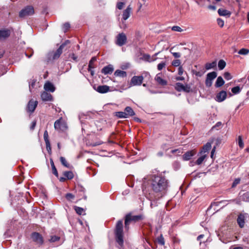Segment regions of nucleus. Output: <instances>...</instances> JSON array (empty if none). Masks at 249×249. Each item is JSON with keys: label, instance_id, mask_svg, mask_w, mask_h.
<instances>
[{"label": "nucleus", "instance_id": "f257e3e1", "mask_svg": "<svg viewBox=\"0 0 249 249\" xmlns=\"http://www.w3.org/2000/svg\"><path fill=\"white\" fill-rule=\"evenodd\" d=\"M144 179L150 182L151 189L158 198L166 194L169 186L168 180L161 175H150L145 177Z\"/></svg>", "mask_w": 249, "mask_h": 249}, {"label": "nucleus", "instance_id": "f03ea898", "mask_svg": "<svg viewBox=\"0 0 249 249\" xmlns=\"http://www.w3.org/2000/svg\"><path fill=\"white\" fill-rule=\"evenodd\" d=\"M116 242L119 246L122 247L124 244L123 220H119L114 230Z\"/></svg>", "mask_w": 249, "mask_h": 249}, {"label": "nucleus", "instance_id": "7ed1b4c3", "mask_svg": "<svg viewBox=\"0 0 249 249\" xmlns=\"http://www.w3.org/2000/svg\"><path fill=\"white\" fill-rule=\"evenodd\" d=\"M143 219V216L142 214L137 215H133L129 213L125 215V231L128 229L127 225L130 222L135 223Z\"/></svg>", "mask_w": 249, "mask_h": 249}, {"label": "nucleus", "instance_id": "20e7f679", "mask_svg": "<svg viewBox=\"0 0 249 249\" xmlns=\"http://www.w3.org/2000/svg\"><path fill=\"white\" fill-rule=\"evenodd\" d=\"M34 13V9L32 6H27L19 13V17L21 18L32 15Z\"/></svg>", "mask_w": 249, "mask_h": 249}, {"label": "nucleus", "instance_id": "39448f33", "mask_svg": "<svg viewBox=\"0 0 249 249\" xmlns=\"http://www.w3.org/2000/svg\"><path fill=\"white\" fill-rule=\"evenodd\" d=\"M31 237L33 241L39 246L42 245L44 243L43 237L39 232H33L31 234Z\"/></svg>", "mask_w": 249, "mask_h": 249}, {"label": "nucleus", "instance_id": "423d86ee", "mask_svg": "<svg viewBox=\"0 0 249 249\" xmlns=\"http://www.w3.org/2000/svg\"><path fill=\"white\" fill-rule=\"evenodd\" d=\"M217 75V72L215 71H212L207 74L205 80V85L206 87L209 88L212 86L213 81L216 77Z\"/></svg>", "mask_w": 249, "mask_h": 249}, {"label": "nucleus", "instance_id": "0eeeda50", "mask_svg": "<svg viewBox=\"0 0 249 249\" xmlns=\"http://www.w3.org/2000/svg\"><path fill=\"white\" fill-rule=\"evenodd\" d=\"M13 30L11 28H3L0 30V40H5L8 38Z\"/></svg>", "mask_w": 249, "mask_h": 249}, {"label": "nucleus", "instance_id": "6e6552de", "mask_svg": "<svg viewBox=\"0 0 249 249\" xmlns=\"http://www.w3.org/2000/svg\"><path fill=\"white\" fill-rule=\"evenodd\" d=\"M70 41L69 40H66L64 43H63L57 49V50L53 53V59H58L61 53H62L63 49L64 47L68 43H70Z\"/></svg>", "mask_w": 249, "mask_h": 249}, {"label": "nucleus", "instance_id": "1a4fd4ad", "mask_svg": "<svg viewBox=\"0 0 249 249\" xmlns=\"http://www.w3.org/2000/svg\"><path fill=\"white\" fill-rule=\"evenodd\" d=\"M175 89L178 91H184L189 92L191 91V87L188 85H184L180 83H177L175 87Z\"/></svg>", "mask_w": 249, "mask_h": 249}, {"label": "nucleus", "instance_id": "9d476101", "mask_svg": "<svg viewBox=\"0 0 249 249\" xmlns=\"http://www.w3.org/2000/svg\"><path fill=\"white\" fill-rule=\"evenodd\" d=\"M143 77L141 76H134L131 78L129 84L130 87L132 86H140L142 83Z\"/></svg>", "mask_w": 249, "mask_h": 249}, {"label": "nucleus", "instance_id": "9b49d317", "mask_svg": "<svg viewBox=\"0 0 249 249\" xmlns=\"http://www.w3.org/2000/svg\"><path fill=\"white\" fill-rule=\"evenodd\" d=\"M159 53H155V54L154 55H153L152 56H151L148 54L144 53L142 54V57H141L140 59L143 61L150 63V62L155 61L157 60V57H156V56L159 54Z\"/></svg>", "mask_w": 249, "mask_h": 249}, {"label": "nucleus", "instance_id": "f8f14e48", "mask_svg": "<svg viewBox=\"0 0 249 249\" xmlns=\"http://www.w3.org/2000/svg\"><path fill=\"white\" fill-rule=\"evenodd\" d=\"M37 104V101H34L33 100H30L27 107V111L31 113L35 111Z\"/></svg>", "mask_w": 249, "mask_h": 249}, {"label": "nucleus", "instance_id": "ddd939ff", "mask_svg": "<svg viewBox=\"0 0 249 249\" xmlns=\"http://www.w3.org/2000/svg\"><path fill=\"white\" fill-rule=\"evenodd\" d=\"M44 140L46 143V149L49 153L51 152V143L49 140L48 133L47 130H45L44 133Z\"/></svg>", "mask_w": 249, "mask_h": 249}, {"label": "nucleus", "instance_id": "4468645a", "mask_svg": "<svg viewBox=\"0 0 249 249\" xmlns=\"http://www.w3.org/2000/svg\"><path fill=\"white\" fill-rule=\"evenodd\" d=\"M227 92L225 90H222L218 93L216 96V100L218 102H221L225 100L227 97Z\"/></svg>", "mask_w": 249, "mask_h": 249}, {"label": "nucleus", "instance_id": "2eb2a0df", "mask_svg": "<svg viewBox=\"0 0 249 249\" xmlns=\"http://www.w3.org/2000/svg\"><path fill=\"white\" fill-rule=\"evenodd\" d=\"M114 70L113 67L112 65H108L104 67L101 70V72L104 74H110Z\"/></svg>", "mask_w": 249, "mask_h": 249}, {"label": "nucleus", "instance_id": "dca6fc26", "mask_svg": "<svg viewBox=\"0 0 249 249\" xmlns=\"http://www.w3.org/2000/svg\"><path fill=\"white\" fill-rule=\"evenodd\" d=\"M196 153V152L195 150L187 151L183 155V159L184 160H190L192 157L195 156Z\"/></svg>", "mask_w": 249, "mask_h": 249}, {"label": "nucleus", "instance_id": "f3484780", "mask_svg": "<svg viewBox=\"0 0 249 249\" xmlns=\"http://www.w3.org/2000/svg\"><path fill=\"white\" fill-rule=\"evenodd\" d=\"M116 43L120 46L124 44V33H121L117 36Z\"/></svg>", "mask_w": 249, "mask_h": 249}, {"label": "nucleus", "instance_id": "a211bd4d", "mask_svg": "<svg viewBox=\"0 0 249 249\" xmlns=\"http://www.w3.org/2000/svg\"><path fill=\"white\" fill-rule=\"evenodd\" d=\"M41 98L44 101H52L53 100L52 95L46 91H43L41 94Z\"/></svg>", "mask_w": 249, "mask_h": 249}, {"label": "nucleus", "instance_id": "6ab92c4d", "mask_svg": "<svg viewBox=\"0 0 249 249\" xmlns=\"http://www.w3.org/2000/svg\"><path fill=\"white\" fill-rule=\"evenodd\" d=\"M95 90L100 93H105L109 91V87L107 85L99 86Z\"/></svg>", "mask_w": 249, "mask_h": 249}, {"label": "nucleus", "instance_id": "aec40b11", "mask_svg": "<svg viewBox=\"0 0 249 249\" xmlns=\"http://www.w3.org/2000/svg\"><path fill=\"white\" fill-rule=\"evenodd\" d=\"M44 88L46 91H50L53 92L54 91L55 88L54 85L50 82H47L44 86Z\"/></svg>", "mask_w": 249, "mask_h": 249}, {"label": "nucleus", "instance_id": "412c9836", "mask_svg": "<svg viewBox=\"0 0 249 249\" xmlns=\"http://www.w3.org/2000/svg\"><path fill=\"white\" fill-rule=\"evenodd\" d=\"M245 216L243 214H240L237 219V222L240 228H243L245 224Z\"/></svg>", "mask_w": 249, "mask_h": 249}, {"label": "nucleus", "instance_id": "4be33fe9", "mask_svg": "<svg viewBox=\"0 0 249 249\" xmlns=\"http://www.w3.org/2000/svg\"><path fill=\"white\" fill-rule=\"evenodd\" d=\"M212 143L211 142H208L205 144L203 147L201 151L200 152V154L201 155H202L206 152H207L209 150H210L212 147Z\"/></svg>", "mask_w": 249, "mask_h": 249}, {"label": "nucleus", "instance_id": "5701e85b", "mask_svg": "<svg viewBox=\"0 0 249 249\" xmlns=\"http://www.w3.org/2000/svg\"><path fill=\"white\" fill-rule=\"evenodd\" d=\"M160 73L158 74L155 78V79L157 81V82L162 86H164L167 84V82L163 79L160 76Z\"/></svg>", "mask_w": 249, "mask_h": 249}, {"label": "nucleus", "instance_id": "b1692460", "mask_svg": "<svg viewBox=\"0 0 249 249\" xmlns=\"http://www.w3.org/2000/svg\"><path fill=\"white\" fill-rule=\"evenodd\" d=\"M224 83L223 78L221 76H218L216 79L214 86L216 88H219L223 86Z\"/></svg>", "mask_w": 249, "mask_h": 249}, {"label": "nucleus", "instance_id": "393cba45", "mask_svg": "<svg viewBox=\"0 0 249 249\" xmlns=\"http://www.w3.org/2000/svg\"><path fill=\"white\" fill-rule=\"evenodd\" d=\"M135 115L133 110L129 107H125V118L128 116H132Z\"/></svg>", "mask_w": 249, "mask_h": 249}, {"label": "nucleus", "instance_id": "a878e982", "mask_svg": "<svg viewBox=\"0 0 249 249\" xmlns=\"http://www.w3.org/2000/svg\"><path fill=\"white\" fill-rule=\"evenodd\" d=\"M218 13L219 15L221 16H228V17H230L231 15L230 12L223 9H219L218 10Z\"/></svg>", "mask_w": 249, "mask_h": 249}, {"label": "nucleus", "instance_id": "bb28decb", "mask_svg": "<svg viewBox=\"0 0 249 249\" xmlns=\"http://www.w3.org/2000/svg\"><path fill=\"white\" fill-rule=\"evenodd\" d=\"M64 176L67 179H71L73 178L74 175L72 172L71 171H65L63 172Z\"/></svg>", "mask_w": 249, "mask_h": 249}, {"label": "nucleus", "instance_id": "cd10ccee", "mask_svg": "<svg viewBox=\"0 0 249 249\" xmlns=\"http://www.w3.org/2000/svg\"><path fill=\"white\" fill-rule=\"evenodd\" d=\"M74 209L76 213L79 215L85 214L84 209L81 207L74 206Z\"/></svg>", "mask_w": 249, "mask_h": 249}, {"label": "nucleus", "instance_id": "c85d7f7f", "mask_svg": "<svg viewBox=\"0 0 249 249\" xmlns=\"http://www.w3.org/2000/svg\"><path fill=\"white\" fill-rule=\"evenodd\" d=\"M50 163H51V167H52V169L53 174L54 175H55L56 177H58V174L57 170L54 165L53 160L52 159H51V160H50Z\"/></svg>", "mask_w": 249, "mask_h": 249}, {"label": "nucleus", "instance_id": "c756f323", "mask_svg": "<svg viewBox=\"0 0 249 249\" xmlns=\"http://www.w3.org/2000/svg\"><path fill=\"white\" fill-rule=\"evenodd\" d=\"M216 66V61H213L212 63H207L205 64V69L209 70L211 69L214 68Z\"/></svg>", "mask_w": 249, "mask_h": 249}, {"label": "nucleus", "instance_id": "7c9ffc66", "mask_svg": "<svg viewBox=\"0 0 249 249\" xmlns=\"http://www.w3.org/2000/svg\"><path fill=\"white\" fill-rule=\"evenodd\" d=\"M114 75L116 77H124V71L117 70L115 71Z\"/></svg>", "mask_w": 249, "mask_h": 249}, {"label": "nucleus", "instance_id": "2f4dec72", "mask_svg": "<svg viewBox=\"0 0 249 249\" xmlns=\"http://www.w3.org/2000/svg\"><path fill=\"white\" fill-rule=\"evenodd\" d=\"M114 116L116 117L117 118H124V112L118 111L115 112L113 113Z\"/></svg>", "mask_w": 249, "mask_h": 249}, {"label": "nucleus", "instance_id": "473e14b6", "mask_svg": "<svg viewBox=\"0 0 249 249\" xmlns=\"http://www.w3.org/2000/svg\"><path fill=\"white\" fill-rule=\"evenodd\" d=\"M206 157V154H204V155L202 154V156L201 157H200L196 160V163L197 165H200L202 163V162L204 161V160H205Z\"/></svg>", "mask_w": 249, "mask_h": 249}, {"label": "nucleus", "instance_id": "72a5a7b5", "mask_svg": "<svg viewBox=\"0 0 249 249\" xmlns=\"http://www.w3.org/2000/svg\"><path fill=\"white\" fill-rule=\"evenodd\" d=\"M132 13V8L129 5L125 9V20L127 19L130 16Z\"/></svg>", "mask_w": 249, "mask_h": 249}, {"label": "nucleus", "instance_id": "f704fd0d", "mask_svg": "<svg viewBox=\"0 0 249 249\" xmlns=\"http://www.w3.org/2000/svg\"><path fill=\"white\" fill-rule=\"evenodd\" d=\"M226 65V62L223 60H219L218 63L219 69L220 70H223L225 67Z\"/></svg>", "mask_w": 249, "mask_h": 249}, {"label": "nucleus", "instance_id": "c9c22d12", "mask_svg": "<svg viewBox=\"0 0 249 249\" xmlns=\"http://www.w3.org/2000/svg\"><path fill=\"white\" fill-rule=\"evenodd\" d=\"M238 53L241 55H247L249 53V50L245 48H242L238 51Z\"/></svg>", "mask_w": 249, "mask_h": 249}, {"label": "nucleus", "instance_id": "e433bc0d", "mask_svg": "<svg viewBox=\"0 0 249 249\" xmlns=\"http://www.w3.org/2000/svg\"><path fill=\"white\" fill-rule=\"evenodd\" d=\"M241 91V89L239 86H236L235 87H233L231 89V92L234 94H236L239 93Z\"/></svg>", "mask_w": 249, "mask_h": 249}, {"label": "nucleus", "instance_id": "4c0bfd02", "mask_svg": "<svg viewBox=\"0 0 249 249\" xmlns=\"http://www.w3.org/2000/svg\"><path fill=\"white\" fill-rule=\"evenodd\" d=\"M238 144L239 146L241 148H243L244 147V144L241 136H239L238 137Z\"/></svg>", "mask_w": 249, "mask_h": 249}, {"label": "nucleus", "instance_id": "58836bf2", "mask_svg": "<svg viewBox=\"0 0 249 249\" xmlns=\"http://www.w3.org/2000/svg\"><path fill=\"white\" fill-rule=\"evenodd\" d=\"M60 161H61L62 164L64 166H65L66 167H69V164L68 163V162H67V161L64 157H61L60 158Z\"/></svg>", "mask_w": 249, "mask_h": 249}, {"label": "nucleus", "instance_id": "ea45409f", "mask_svg": "<svg viewBox=\"0 0 249 249\" xmlns=\"http://www.w3.org/2000/svg\"><path fill=\"white\" fill-rule=\"evenodd\" d=\"M70 24L69 22H65L63 25V31L66 33L70 28Z\"/></svg>", "mask_w": 249, "mask_h": 249}, {"label": "nucleus", "instance_id": "a19ab883", "mask_svg": "<svg viewBox=\"0 0 249 249\" xmlns=\"http://www.w3.org/2000/svg\"><path fill=\"white\" fill-rule=\"evenodd\" d=\"M157 240L158 243L160 244L161 245H163L164 244V238L161 234L157 238Z\"/></svg>", "mask_w": 249, "mask_h": 249}, {"label": "nucleus", "instance_id": "79ce46f5", "mask_svg": "<svg viewBox=\"0 0 249 249\" xmlns=\"http://www.w3.org/2000/svg\"><path fill=\"white\" fill-rule=\"evenodd\" d=\"M66 198L69 201H71L74 198V196L71 193H67L65 195Z\"/></svg>", "mask_w": 249, "mask_h": 249}, {"label": "nucleus", "instance_id": "37998d69", "mask_svg": "<svg viewBox=\"0 0 249 249\" xmlns=\"http://www.w3.org/2000/svg\"><path fill=\"white\" fill-rule=\"evenodd\" d=\"M166 62L164 61H162L161 63H159L157 66V68L159 71H161L166 66Z\"/></svg>", "mask_w": 249, "mask_h": 249}, {"label": "nucleus", "instance_id": "c03bdc74", "mask_svg": "<svg viewBox=\"0 0 249 249\" xmlns=\"http://www.w3.org/2000/svg\"><path fill=\"white\" fill-rule=\"evenodd\" d=\"M174 48H172L170 51L171 53L173 54L174 57L175 58H179L181 56V54L179 53H176V52H173L172 51L173 50Z\"/></svg>", "mask_w": 249, "mask_h": 249}, {"label": "nucleus", "instance_id": "a18cd8bd", "mask_svg": "<svg viewBox=\"0 0 249 249\" xmlns=\"http://www.w3.org/2000/svg\"><path fill=\"white\" fill-rule=\"evenodd\" d=\"M60 239V237L56 235L52 236L49 240L51 242H55Z\"/></svg>", "mask_w": 249, "mask_h": 249}, {"label": "nucleus", "instance_id": "49530a36", "mask_svg": "<svg viewBox=\"0 0 249 249\" xmlns=\"http://www.w3.org/2000/svg\"><path fill=\"white\" fill-rule=\"evenodd\" d=\"M61 122L60 120H56L54 124V127L55 129H59L60 128Z\"/></svg>", "mask_w": 249, "mask_h": 249}, {"label": "nucleus", "instance_id": "de8ad7c7", "mask_svg": "<svg viewBox=\"0 0 249 249\" xmlns=\"http://www.w3.org/2000/svg\"><path fill=\"white\" fill-rule=\"evenodd\" d=\"M172 64L175 67L179 66L180 64V61L179 59L174 60V61H173Z\"/></svg>", "mask_w": 249, "mask_h": 249}, {"label": "nucleus", "instance_id": "09e8293b", "mask_svg": "<svg viewBox=\"0 0 249 249\" xmlns=\"http://www.w3.org/2000/svg\"><path fill=\"white\" fill-rule=\"evenodd\" d=\"M96 61V57L95 56L92 57L89 62L88 67H89V68H90L91 66H93V64Z\"/></svg>", "mask_w": 249, "mask_h": 249}, {"label": "nucleus", "instance_id": "8fccbe9b", "mask_svg": "<svg viewBox=\"0 0 249 249\" xmlns=\"http://www.w3.org/2000/svg\"><path fill=\"white\" fill-rule=\"evenodd\" d=\"M172 30L174 31L179 32H181L183 31V30L180 27L178 26H174L172 27Z\"/></svg>", "mask_w": 249, "mask_h": 249}, {"label": "nucleus", "instance_id": "3c124183", "mask_svg": "<svg viewBox=\"0 0 249 249\" xmlns=\"http://www.w3.org/2000/svg\"><path fill=\"white\" fill-rule=\"evenodd\" d=\"M240 182V179L239 178H236L232 183V187H235L237 184Z\"/></svg>", "mask_w": 249, "mask_h": 249}, {"label": "nucleus", "instance_id": "603ef678", "mask_svg": "<svg viewBox=\"0 0 249 249\" xmlns=\"http://www.w3.org/2000/svg\"><path fill=\"white\" fill-rule=\"evenodd\" d=\"M224 77L226 80H230L232 78L231 74L228 72H226L224 73Z\"/></svg>", "mask_w": 249, "mask_h": 249}, {"label": "nucleus", "instance_id": "864d4df0", "mask_svg": "<svg viewBox=\"0 0 249 249\" xmlns=\"http://www.w3.org/2000/svg\"><path fill=\"white\" fill-rule=\"evenodd\" d=\"M217 22L218 25L220 27H222L224 26V21L221 18H217Z\"/></svg>", "mask_w": 249, "mask_h": 249}, {"label": "nucleus", "instance_id": "5fc2aeb1", "mask_svg": "<svg viewBox=\"0 0 249 249\" xmlns=\"http://www.w3.org/2000/svg\"><path fill=\"white\" fill-rule=\"evenodd\" d=\"M242 199L243 200L248 201H249V198L248 197V194L247 193H245L242 196Z\"/></svg>", "mask_w": 249, "mask_h": 249}, {"label": "nucleus", "instance_id": "6e6d98bb", "mask_svg": "<svg viewBox=\"0 0 249 249\" xmlns=\"http://www.w3.org/2000/svg\"><path fill=\"white\" fill-rule=\"evenodd\" d=\"M124 5V2H119L117 4V8L119 10H121V9H122Z\"/></svg>", "mask_w": 249, "mask_h": 249}, {"label": "nucleus", "instance_id": "4d7b16f0", "mask_svg": "<svg viewBox=\"0 0 249 249\" xmlns=\"http://www.w3.org/2000/svg\"><path fill=\"white\" fill-rule=\"evenodd\" d=\"M36 124V121L34 120L32 122L31 125L30 126V130H34Z\"/></svg>", "mask_w": 249, "mask_h": 249}, {"label": "nucleus", "instance_id": "13d9d810", "mask_svg": "<svg viewBox=\"0 0 249 249\" xmlns=\"http://www.w3.org/2000/svg\"><path fill=\"white\" fill-rule=\"evenodd\" d=\"M124 11L123 12V13L122 14V24H120V26L121 28H124Z\"/></svg>", "mask_w": 249, "mask_h": 249}, {"label": "nucleus", "instance_id": "bf43d9fd", "mask_svg": "<svg viewBox=\"0 0 249 249\" xmlns=\"http://www.w3.org/2000/svg\"><path fill=\"white\" fill-rule=\"evenodd\" d=\"M183 69L182 68V66H179V68H178V74L179 75H182L183 73Z\"/></svg>", "mask_w": 249, "mask_h": 249}, {"label": "nucleus", "instance_id": "052dcab7", "mask_svg": "<svg viewBox=\"0 0 249 249\" xmlns=\"http://www.w3.org/2000/svg\"><path fill=\"white\" fill-rule=\"evenodd\" d=\"M70 57L75 61H77V57L73 53L70 55Z\"/></svg>", "mask_w": 249, "mask_h": 249}, {"label": "nucleus", "instance_id": "680f3d73", "mask_svg": "<svg viewBox=\"0 0 249 249\" xmlns=\"http://www.w3.org/2000/svg\"><path fill=\"white\" fill-rule=\"evenodd\" d=\"M221 125H222V123H221V122H217V123L215 124V125H214V126L212 127V129H213V128H216V127H219V126H221Z\"/></svg>", "mask_w": 249, "mask_h": 249}, {"label": "nucleus", "instance_id": "e2e57ef3", "mask_svg": "<svg viewBox=\"0 0 249 249\" xmlns=\"http://www.w3.org/2000/svg\"><path fill=\"white\" fill-rule=\"evenodd\" d=\"M66 178L64 177H60L59 178V180L60 182H64L66 180Z\"/></svg>", "mask_w": 249, "mask_h": 249}, {"label": "nucleus", "instance_id": "0e129e2a", "mask_svg": "<svg viewBox=\"0 0 249 249\" xmlns=\"http://www.w3.org/2000/svg\"><path fill=\"white\" fill-rule=\"evenodd\" d=\"M208 8L213 10H215L216 9V7L214 5H209L208 6Z\"/></svg>", "mask_w": 249, "mask_h": 249}, {"label": "nucleus", "instance_id": "69168bd1", "mask_svg": "<svg viewBox=\"0 0 249 249\" xmlns=\"http://www.w3.org/2000/svg\"><path fill=\"white\" fill-rule=\"evenodd\" d=\"M3 54L4 51L2 49H0V58H1L3 56Z\"/></svg>", "mask_w": 249, "mask_h": 249}, {"label": "nucleus", "instance_id": "338daca9", "mask_svg": "<svg viewBox=\"0 0 249 249\" xmlns=\"http://www.w3.org/2000/svg\"><path fill=\"white\" fill-rule=\"evenodd\" d=\"M33 54V51H32V53L31 54H29V55H28L26 53H25V55L27 57H28V58H30Z\"/></svg>", "mask_w": 249, "mask_h": 249}, {"label": "nucleus", "instance_id": "774afa93", "mask_svg": "<svg viewBox=\"0 0 249 249\" xmlns=\"http://www.w3.org/2000/svg\"><path fill=\"white\" fill-rule=\"evenodd\" d=\"M204 237V235L203 234H200L199 235L197 238V239L198 241H199L201 240V238H202L203 237Z\"/></svg>", "mask_w": 249, "mask_h": 249}]
</instances>
